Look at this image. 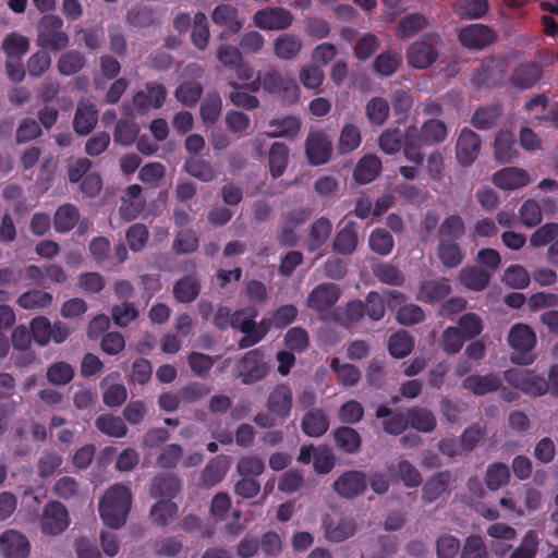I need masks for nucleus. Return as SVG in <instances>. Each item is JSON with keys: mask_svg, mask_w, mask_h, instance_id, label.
Returning a JSON list of instances; mask_svg holds the SVG:
<instances>
[{"mask_svg": "<svg viewBox=\"0 0 558 558\" xmlns=\"http://www.w3.org/2000/svg\"><path fill=\"white\" fill-rule=\"evenodd\" d=\"M368 245L372 252L380 255H389L395 246L392 235L384 228L374 229L368 238Z\"/></svg>", "mask_w": 558, "mask_h": 558, "instance_id": "55", "label": "nucleus"}, {"mask_svg": "<svg viewBox=\"0 0 558 558\" xmlns=\"http://www.w3.org/2000/svg\"><path fill=\"white\" fill-rule=\"evenodd\" d=\"M424 145L423 137L420 130L415 125H410L405 129L403 134V155L407 160L416 166H422L424 162V154L422 147Z\"/></svg>", "mask_w": 558, "mask_h": 558, "instance_id": "26", "label": "nucleus"}, {"mask_svg": "<svg viewBox=\"0 0 558 558\" xmlns=\"http://www.w3.org/2000/svg\"><path fill=\"white\" fill-rule=\"evenodd\" d=\"M407 418L409 425L418 432L429 433L436 427V418L434 414L427 409H408Z\"/></svg>", "mask_w": 558, "mask_h": 558, "instance_id": "49", "label": "nucleus"}, {"mask_svg": "<svg viewBox=\"0 0 558 558\" xmlns=\"http://www.w3.org/2000/svg\"><path fill=\"white\" fill-rule=\"evenodd\" d=\"M167 98V89L160 83L147 82L144 90L133 96V105L140 116L146 114L150 109H160Z\"/></svg>", "mask_w": 558, "mask_h": 558, "instance_id": "10", "label": "nucleus"}, {"mask_svg": "<svg viewBox=\"0 0 558 558\" xmlns=\"http://www.w3.org/2000/svg\"><path fill=\"white\" fill-rule=\"evenodd\" d=\"M465 233V223L457 214L446 217L438 228L439 241H458Z\"/></svg>", "mask_w": 558, "mask_h": 558, "instance_id": "43", "label": "nucleus"}, {"mask_svg": "<svg viewBox=\"0 0 558 558\" xmlns=\"http://www.w3.org/2000/svg\"><path fill=\"white\" fill-rule=\"evenodd\" d=\"M178 514V506L172 500H158L150 509L151 520L159 526H166Z\"/></svg>", "mask_w": 558, "mask_h": 558, "instance_id": "58", "label": "nucleus"}, {"mask_svg": "<svg viewBox=\"0 0 558 558\" xmlns=\"http://www.w3.org/2000/svg\"><path fill=\"white\" fill-rule=\"evenodd\" d=\"M489 4L487 0H454L453 11L461 19H480L486 14Z\"/></svg>", "mask_w": 558, "mask_h": 558, "instance_id": "45", "label": "nucleus"}, {"mask_svg": "<svg viewBox=\"0 0 558 558\" xmlns=\"http://www.w3.org/2000/svg\"><path fill=\"white\" fill-rule=\"evenodd\" d=\"M471 82L476 87L504 86L508 82V62L504 58L493 57L482 61L474 70Z\"/></svg>", "mask_w": 558, "mask_h": 558, "instance_id": "5", "label": "nucleus"}, {"mask_svg": "<svg viewBox=\"0 0 558 558\" xmlns=\"http://www.w3.org/2000/svg\"><path fill=\"white\" fill-rule=\"evenodd\" d=\"M140 315L138 310L131 302L113 305L111 308V318L117 327L125 328L134 322Z\"/></svg>", "mask_w": 558, "mask_h": 558, "instance_id": "63", "label": "nucleus"}, {"mask_svg": "<svg viewBox=\"0 0 558 558\" xmlns=\"http://www.w3.org/2000/svg\"><path fill=\"white\" fill-rule=\"evenodd\" d=\"M504 378L509 385L530 397H541L548 392L547 380L531 371L507 369Z\"/></svg>", "mask_w": 558, "mask_h": 558, "instance_id": "7", "label": "nucleus"}, {"mask_svg": "<svg viewBox=\"0 0 558 558\" xmlns=\"http://www.w3.org/2000/svg\"><path fill=\"white\" fill-rule=\"evenodd\" d=\"M204 88L201 83L189 81L181 83L174 90L175 99L186 107H194L199 101Z\"/></svg>", "mask_w": 558, "mask_h": 558, "instance_id": "52", "label": "nucleus"}, {"mask_svg": "<svg viewBox=\"0 0 558 558\" xmlns=\"http://www.w3.org/2000/svg\"><path fill=\"white\" fill-rule=\"evenodd\" d=\"M493 183L501 190H517L530 183V175L520 168H504L494 173Z\"/></svg>", "mask_w": 558, "mask_h": 558, "instance_id": "23", "label": "nucleus"}, {"mask_svg": "<svg viewBox=\"0 0 558 558\" xmlns=\"http://www.w3.org/2000/svg\"><path fill=\"white\" fill-rule=\"evenodd\" d=\"M2 49L8 59H21L28 51L29 43L26 37L12 33L3 39Z\"/></svg>", "mask_w": 558, "mask_h": 558, "instance_id": "62", "label": "nucleus"}, {"mask_svg": "<svg viewBox=\"0 0 558 558\" xmlns=\"http://www.w3.org/2000/svg\"><path fill=\"white\" fill-rule=\"evenodd\" d=\"M381 171V161L376 155H366L360 159L353 171L354 180L360 184L374 181Z\"/></svg>", "mask_w": 558, "mask_h": 558, "instance_id": "31", "label": "nucleus"}, {"mask_svg": "<svg viewBox=\"0 0 558 558\" xmlns=\"http://www.w3.org/2000/svg\"><path fill=\"white\" fill-rule=\"evenodd\" d=\"M412 337L405 330H399L389 337L388 351L391 356L402 359L409 355L413 349Z\"/></svg>", "mask_w": 558, "mask_h": 558, "instance_id": "57", "label": "nucleus"}, {"mask_svg": "<svg viewBox=\"0 0 558 558\" xmlns=\"http://www.w3.org/2000/svg\"><path fill=\"white\" fill-rule=\"evenodd\" d=\"M211 20L216 25L228 26L227 31L221 32V39H226L231 35L238 34L242 28V22L238 16V10L231 4L217 5L211 13Z\"/></svg>", "mask_w": 558, "mask_h": 558, "instance_id": "21", "label": "nucleus"}, {"mask_svg": "<svg viewBox=\"0 0 558 558\" xmlns=\"http://www.w3.org/2000/svg\"><path fill=\"white\" fill-rule=\"evenodd\" d=\"M380 46V41L373 33L363 34L353 46L354 56L360 61L369 59Z\"/></svg>", "mask_w": 558, "mask_h": 558, "instance_id": "60", "label": "nucleus"}, {"mask_svg": "<svg viewBox=\"0 0 558 558\" xmlns=\"http://www.w3.org/2000/svg\"><path fill=\"white\" fill-rule=\"evenodd\" d=\"M201 292L199 281L191 275H186L174 282L172 293L179 303H191L197 299Z\"/></svg>", "mask_w": 558, "mask_h": 558, "instance_id": "33", "label": "nucleus"}, {"mask_svg": "<svg viewBox=\"0 0 558 558\" xmlns=\"http://www.w3.org/2000/svg\"><path fill=\"white\" fill-rule=\"evenodd\" d=\"M292 404L293 393L288 384L277 385L270 391L266 402L268 411L279 418H287L290 416Z\"/></svg>", "mask_w": 558, "mask_h": 558, "instance_id": "16", "label": "nucleus"}, {"mask_svg": "<svg viewBox=\"0 0 558 558\" xmlns=\"http://www.w3.org/2000/svg\"><path fill=\"white\" fill-rule=\"evenodd\" d=\"M502 381L497 374L470 375L464 378L462 386L474 396H485L501 388Z\"/></svg>", "mask_w": 558, "mask_h": 558, "instance_id": "25", "label": "nucleus"}, {"mask_svg": "<svg viewBox=\"0 0 558 558\" xmlns=\"http://www.w3.org/2000/svg\"><path fill=\"white\" fill-rule=\"evenodd\" d=\"M98 121V110L90 101L78 102L73 118V129L78 135L89 134Z\"/></svg>", "mask_w": 558, "mask_h": 558, "instance_id": "24", "label": "nucleus"}, {"mask_svg": "<svg viewBox=\"0 0 558 558\" xmlns=\"http://www.w3.org/2000/svg\"><path fill=\"white\" fill-rule=\"evenodd\" d=\"M357 243L356 222L350 220L337 232L332 242V250L342 255H350L356 250Z\"/></svg>", "mask_w": 558, "mask_h": 558, "instance_id": "29", "label": "nucleus"}, {"mask_svg": "<svg viewBox=\"0 0 558 558\" xmlns=\"http://www.w3.org/2000/svg\"><path fill=\"white\" fill-rule=\"evenodd\" d=\"M451 292V286L446 278L425 280L421 283L417 300L425 303H436Z\"/></svg>", "mask_w": 558, "mask_h": 558, "instance_id": "27", "label": "nucleus"}, {"mask_svg": "<svg viewBox=\"0 0 558 558\" xmlns=\"http://www.w3.org/2000/svg\"><path fill=\"white\" fill-rule=\"evenodd\" d=\"M289 148L286 144L275 142L268 154L269 171L272 178H279L284 173L288 165Z\"/></svg>", "mask_w": 558, "mask_h": 558, "instance_id": "44", "label": "nucleus"}, {"mask_svg": "<svg viewBox=\"0 0 558 558\" xmlns=\"http://www.w3.org/2000/svg\"><path fill=\"white\" fill-rule=\"evenodd\" d=\"M293 14L282 7H266L253 15V23L263 31H286L293 23Z\"/></svg>", "mask_w": 558, "mask_h": 558, "instance_id": "9", "label": "nucleus"}, {"mask_svg": "<svg viewBox=\"0 0 558 558\" xmlns=\"http://www.w3.org/2000/svg\"><path fill=\"white\" fill-rule=\"evenodd\" d=\"M508 343L514 350L511 362L517 365H530L535 361L532 353L536 344L534 330L525 324H515L508 333Z\"/></svg>", "mask_w": 558, "mask_h": 558, "instance_id": "2", "label": "nucleus"}, {"mask_svg": "<svg viewBox=\"0 0 558 558\" xmlns=\"http://www.w3.org/2000/svg\"><path fill=\"white\" fill-rule=\"evenodd\" d=\"M132 494L128 486L114 484L99 500V514L104 523L112 529L121 527L131 510Z\"/></svg>", "mask_w": 558, "mask_h": 558, "instance_id": "1", "label": "nucleus"}, {"mask_svg": "<svg viewBox=\"0 0 558 558\" xmlns=\"http://www.w3.org/2000/svg\"><path fill=\"white\" fill-rule=\"evenodd\" d=\"M80 219L78 208L73 204H63L54 213L53 227L59 233L71 231Z\"/></svg>", "mask_w": 558, "mask_h": 558, "instance_id": "39", "label": "nucleus"}, {"mask_svg": "<svg viewBox=\"0 0 558 558\" xmlns=\"http://www.w3.org/2000/svg\"><path fill=\"white\" fill-rule=\"evenodd\" d=\"M222 111V100L219 94L208 93L199 108V114L203 123L209 128L220 118Z\"/></svg>", "mask_w": 558, "mask_h": 558, "instance_id": "47", "label": "nucleus"}, {"mask_svg": "<svg viewBox=\"0 0 558 558\" xmlns=\"http://www.w3.org/2000/svg\"><path fill=\"white\" fill-rule=\"evenodd\" d=\"M305 154L312 166L325 165L332 154V143L323 131L311 132L305 142Z\"/></svg>", "mask_w": 558, "mask_h": 558, "instance_id": "12", "label": "nucleus"}, {"mask_svg": "<svg viewBox=\"0 0 558 558\" xmlns=\"http://www.w3.org/2000/svg\"><path fill=\"white\" fill-rule=\"evenodd\" d=\"M0 554L2 558H28L31 543L16 530H5L0 534Z\"/></svg>", "mask_w": 558, "mask_h": 558, "instance_id": "15", "label": "nucleus"}, {"mask_svg": "<svg viewBox=\"0 0 558 558\" xmlns=\"http://www.w3.org/2000/svg\"><path fill=\"white\" fill-rule=\"evenodd\" d=\"M375 415L381 420L383 429L389 435H400L409 426L407 413L395 412L386 405L379 407Z\"/></svg>", "mask_w": 558, "mask_h": 558, "instance_id": "28", "label": "nucleus"}, {"mask_svg": "<svg viewBox=\"0 0 558 558\" xmlns=\"http://www.w3.org/2000/svg\"><path fill=\"white\" fill-rule=\"evenodd\" d=\"M542 75V66L537 62L525 61L513 69L509 82L514 88L529 89L537 84Z\"/></svg>", "mask_w": 558, "mask_h": 558, "instance_id": "18", "label": "nucleus"}, {"mask_svg": "<svg viewBox=\"0 0 558 558\" xmlns=\"http://www.w3.org/2000/svg\"><path fill=\"white\" fill-rule=\"evenodd\" d=\"M450 482V473L448 471L438 472L423 486L422 498L426 502H433L438 499L447 489Z\"/></svg>", "mask_w": 558, "mask_h": 558, "instance_id": "42", "label": "nucleus"}, {"mask_svg": "<svg viewBox=\"0 0 558 558\" xmlns=\"http://www.w3.org/2000/svg\"><path fill=\"white\" fill-rule=\"evenodd\" d=\"M271 131L269 132L270 137H286L293 140L300 132L301 122L298 118L287 116L281 119L272 120L269 124Z\"/></svg>", "mask_w": 558, "mask_h": 558, "instance_id": "50", "label": "nucleus"}, {"mask_svg": "<svg viewBox=\"0 0 558 558\" xmlns=\"http://www.w3.org/2000/svg\"><path fill=\"white\" fill-rule=\"evenodd\" d=\"M402 62V54L397 50H386L380 52L373 62L374 72L381 76L388 77L397 72Z\"/></svg>", "mask_w": 558, "mask_h": 558, "instance_id": "37", "label": "nucleus"}, {"mask_svg": "<svg viewBox=\"0 0 558 558\" xmlns=\"http://www.w3.org/2000/svg\"><path fill=\"white\" fill-rule=\"evenodd\" d=\"M330 367L336 374L338 381L344 387L355 386L361 377L360 369L350 363H341L338 357H333Z\"/></svg>", "mask_w": 558, "mask_h": 558, "instance_id": "53", "label": "nucleus"}, {"mask_svg": "<svg viewBox=\"0 0 558 558\" xmlns=\"http://www.w3.org/2000/svg\"><path fill=\"white\" fill-rule=\"evenodd\" d=\"M302 430L310 437H320L329 428L328 416L322 410L305 413L301 423Z\"/></svg>", "mask_w": 558, "mask_h": 558, "instance_id": "36", "label": "nucleus"}, {"mask_svg": "<svg viewBox=\"0 0 558 558\" xmlns=\"http://www.w3.org/2000/svg\"><path fill=\"white\" fill-rule=\"evenodd\" d=\"M262 75L265 92L278 96L284 105H293L299 101L300 88L294 78L283 76L274 68L268 69Z\"/></svg>", "mask_w": 558, "mask_h": 558, "instance_id": "6", "label": "nucleus"}, {"mask_svg": "<svg viewBox=\"0 0 558 558\" xmlns=\"http://www.w3.org/2000/svg\"><path fill=\"white\" fill-rule=\"evenodd\" d=\"M510 480V471L507 464L494 462L489 464L485 473V484L490 490H497L507 485Z\"/></svg>", "mask_w": 558, "mask_h": 558, "instance_id": "56", "label": "nucleus"}, {"mask_svg": "<svg viewBox=\"0 0 558 558\" xmlns=\"http://www.w3.org/2000/svg\"><path fill=\"white\" fill-rule=\"evenodd\" d=\"M538 547V535L535 531H527L521 544L512 551L509 558H535Z\"/></svg>", "mask_w": 558, "mask_h": 558, "instance_id": "64", "label": "nucleus"}, {"mask_svg": "<svg viewBox=\"0 0 558 558\" xmlns=\"http://www.w3.org/2000/svg\"><path fill=\"white\" fill-rule=\"evenodd\" d=\"M418 130L425 146L439 144L447 137L446 124L437 119L425 121Z\"/></svg>", "mask_w": 558, "mask_h": 558, "instance_id": "51", "label": "nucleus"}, {"mask_svg": "<svg viewBox=\"0 0 558 558\" xmlns=\"http://www.w3.org/2000/svg\"><path fill=\"white\" fill-rule=\"evenodd\" d=\"M437 256L445 267L454 268L463 262L464 252L457 241L438 240Z\"/></svg>", "mask_w": 558, "mask_h": 558, "instance_id": "41", "label": "nucleus"}, {"mask_svg": "<svg viewBox=\"0 0 558 558\" xmlns=\"http://www.w3.org/2000/svg\"><path fill=\"white\" fill-rule=\"evenodd\" d=\"M183 169L187 174L202 182H210L216 178V171L211 163L201 157L187 158Z\"/></svg>", "mask_w": 558, "mask_h": 558, "instance_id": "46", "label": "nucleus"}, {"mask_svg": "<svg viewBox=\"0 0 558 558\" xmlns=\"http://www.w3.org/2000/svg\"><path fill=\"white\" fill-rule=\"evenodd\" d=\"M70 524V514L66 507L58 501H48L43 509L39 525L43 534L56 536L64 532Z\"/></svg>", "mask_w": 558, "mask_h": 558, "instance_id": "8", "label": "nucleus"}, {"mask_svg": "<svg viewBox=\"0 0 558 558\" xmlns=\"http://www.w3.org/2000/svg\"><path fill=\"white\" fill-rule=\"evenodd\" d=\"M332 231V223L327 217L316 219L308 232L307 248L312 252L320 248L329 239Z\"/></svg>", "mask_w": 558, "mask_h": 558, "instance_id": "34", "label": "nucleus"}, {"mask_svg": "<svg viewBox=\"0 0 558 558\" xmlns=\"http://www.w3.org/2000/svg\"><path fill=\"white\" fill-rule=\"evenodd\" d=\"M332 435L337 447L343 452L355 453L359 451L362 438L354 428L340 426L333 430Z\"/></svg>", "mask_w": 558, "mask_h": 558, "instance_id": "40", "label": "nucleus"}, {"mask_svg": "<svg viewBox=\"0 0 558 558\" xmlns=\"http://www.w3.org/2000/svg\"><path fill=\"white\" fill-rule=\"evenodd\" d=\"M95 425L101 433L116 438L124 437L128 427L121 417L112 414H101L96 418Z\"/></svg>", "mask_w": 558, "mask_h": 558, "instance_id": "54", "label": "nucleus"}, {"mask_svg": "<svg viewBox=\"0 0 558 558\" xmlns=\"http://www.w3.org/2000/svg\"><path fill=\"white\" fill-rule=\"evenodd\" d=\"M323 527L329 541L340 543L354 535L356 524L351 518L326 514L323 518Z\"/></svg>", "mask_w": 558, "mask_h": 558, "instance_id": "17", "label": "nucleus"}, {"mask_svg": "<svg viewBox=\"0 0 558 558\" xmlns=\"http://www.w3.org/2000/svg\"><path fill=\"white\" fill-rule=\"evenodd\" d=\"M303 47L300 38L293 34H281L274 41V53L281 60H292L299 56Z\"/></svg>", "mask_w": 558, "mask_h": 558, "instance_id": "32", "label": "nucleus"}, {"mask_svg": "<svg viewBox=\"0 0 558 558\" xmlns=\"http://www.w3.org/2000/svg\"><path fill=\"white\" fill-rule=\"evenodd\" d=\"M497 35L493 28L484 24H471L460 29L458 39L468 49L481 50L492 45Z\"/></svg>", "mask_w": 558, "mask_h": 558, "instance_id": "13", "label": "nucleus"}, {"mask_svg": "<svg viewBox=\"0 0 558 558\" xmlns=\"http://www.w3.org/2000/svg\"><path fill=\"white\" fill-rule=\"evenodd\" d=\"M437 49L426 40L412 44L408 52L409 64L415 69H427L438 59Z\"/></svg>", "mask_w": 558, "mask_h": 558, "instance_id": "22", "label": "nucleus"}, {"mask_svg": "<svg viewBox=\"0 0 558 558\" xmlns=\"http://www.w3.org/2000/svg\"><path fill=\"white\" fill-rule=\"evenodd\" d=\"M501 114L500 105L480 106L471 118V124L477 130L488 131L497 126Z\"/></svg>", "mask_w": 558, "mask_h": 558, "instance_id": "30", "label": "nucleus"}, {"mask_svg": "<svg viewBox=\"0 0 558 558\" xmlns=\"http://www.w3.org/2000/svg\"><path fill=\"white\" fill-rule=\"evenodd\" d=\"M368 480L364 472L350 470L343 472L332 485L335 493L344 499H353L365 493Z\"/></svg>", "mask_w": 558, "mask_h": 558, "instance_id": "11", "label": "nucleus"}, {"mask_svg": "<svg viewBox=\"0 0 558 558\" xmlns=\"http://www.w3.org/2000/svg\"><path fill=\"white\" fill-rule=\"evenodd\" d=\"M426 25L427 21L424 15L407 14L399 21L396 35L403 39L424 29Z\"/></svg>", "mask_w": 558, "mask_h": 558, "instance_id": "59", "label": "nucleus"}, {"mask_svg": "<svg viewBox=\"0 0 558 558\" xmlns=\"http://www.w3.org/2000/svg\"><path fill=\"white\" fill-rule=\"evenodd\" d=\"M490 280V272L478 267H465L460 272L461 283L473 291L484 290Z\"/></svg>", "mask_w": 558, "mask_h": 558, "instance_id": "48", "label": "nucleus"}, {"mask_svg": "<svg viewBox=\"0 0 558 558\" xmlns=\"http://www.w3.org/2000/svg\"><path fill=\"white\" fill-rule=\"evenodd\" d=\"M482 147V140L471 129L461 130L456 144V158L462 167L471 166L477 158Z\"/></svg>", "mask_w": 558, "mask_h": 558, "instance_id": "14", "label": "nucleus"}, {"mask_svg": "<svg viewBox=\"0 0 558 558\" xmlns=\"http://www.w3.org/2000/svg\"><path fill=\"white\" fill-rule=\"evenodd\" d=\"M181 483L175 475L166 474L153 478L150 486V495L154 498L165 497L171 500L180 490Z\"/></svg>", "mask_w": 558, "mask_h": 558, "instance_id": "38", "label": "nucleus"}, {"mask_svg": "<svg viewBox=\"0 0 558 558\" xmlns=\"http://www.w3.org/2000/svg\"><path fill=\"white\" fill-rule=\"evenodd\" d=\"M52 294L39 289L23 292L16 300V304L23 310L37 311L49 307L52 304Z\"/></svg>", "mask_w": 558, "mask_h": 558, "instance_id": "35", "label": "nucleus"}, {"mask_svg": "<svg viewBox=\"0 0 558 558\" xmlns=\"http://www.w3.org/2000/svg\"><path fill=\"white\" fill-rule=\"evenodd\" d=\"M236 376L244 385H252L264 379L269 372L265 349L256 348L247 351L235 365Z\"/></svg>", "mask_w": 558, "mask_h": 558, "instance_id": "3", "label": "nucleus"}, {"mask_svg": "<svg viewBox=\"0 0 558 558\" xmlns=\"http://www.w3.org/2000/svg\"><path fill=\"white\" fill-rule=\"evenodd\" d=\"M340 296V289L331 282L316 286L307 298V305L316 312L327 311L332 307Z\"/></svg>", "mask_w": 558, "mask_h": 558, "instance_id": "19", "label": "nucleus"}, {"mask_svg": "<svg viewBox=\"0 0 558 558\" xmlns=\"http://www.w3.org/2000/svg\"><path fill=\"white\" fill-rule=\"evenodd\" d=\"M62 28L63 21L60 16L44 15L38 23L37 45L51 51H60L66 48L69 36Z\"/></svg>", "mask_w": 558, "mask_h": 558, "instance_id": "4", "label": "nucleus"}, {"mask_svg": "<svg viewBox=\"0 0 558 558\" xmlns=\"http://www.w3.org/2000/svg\"><path fill=\"white\" fill-rule=\"evenodd\" d=\"M362 141L360 129L352 124H344L339 137L338 149L341 154H349L355 150Z\"/></svg>", "mask_w": 558, "mask_h": 558, "instance_id": "61", "label": "nucleus"}, {"mask_svg": "<svg viewBox=\"0 0 558 558\" xmlns=\"http://www.w3.org/2000/svg\"><path fill=\"white\" fill-rule=\"evenodd\" d=\"M493 148L495 160L500 165L510 163L518 156L515 136L507 130H501L495 135Z\"/></svg>", "mask_w": 558, "mask_h": 558, "instance_id": "20", "label": "nucleus"}]
</instances>
